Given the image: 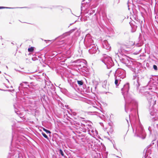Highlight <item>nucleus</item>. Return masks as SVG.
Segmentation results:
<instances>
[{"label": "nucleus", "instance_id": "nucleus-34", "mask_svg": "<svg viewBox=\"0 0 158 158\" xmlns=\"http://www.w3.org/2000/svg\"><path fill=\"white\" fill-rule=\"evenodd\" d=\"M45 95H44L42 96V97L41 98V100L42 102L44 101L45 102H46V100L45 98Z\"/></svg>", "mask_w": 158, "mask_h": 158}, {"label": "nucleus", "instance_id": "nucleus-64", "mask_svg": "<svg viewBox=\"0 0 158 158\" xmlns=\"http://www.w3.org/2000/svg\"><path fill=\"white\" fill-rule=\"evenodd\" d=\"M15 147H17V148H18V147H17L16 145V146H15Z\"/></svg>", "mask_w": 158, "mask_h": 158}, {"label": "nucleus", "instance_id": "nucleus-42", "mask_svg": "<svg viewBox=\"0 0 158 158\" xmlns=\"http://www.w3.org/2000/svg\"><path fill=\"white\" fill-rule=\"evenodd\" d=\"M90 12L89 13V14L90 15H92L93 13H94L95 12V11L94 10H92L90 11Z\"/></svg>", "mask_w": 158, "mask_h": 158}, {"label": "nucleus", "instance_id": "nucleus-2", "mask_svg": "<svg viewBox=\"0 0 158 158\" xmlns=\"http://www.w3.org/2000/svg\"><path fill=\"white\" fill-rule=\"evenodd\" d=\"M144 96L146 97L149 105V111L152 121L158 120V111L155 109L154 106L156 104L154 96L148 91H145Z\"/></svg>", "mask_w": 158, "mask_h": 158}, {"label": "nucleus", "instance_id": "nucleus-51", "mask_svg": "<svg viewBox=\"0 0 158 158\" xmlns=\"http://www.w3.org/2000/svg\"><path fill=\"white\" fill-rule=\"evenodd\" d=\"M13 106L14 107V108L15 109H16V105H15V104H14L13 105Z\"/></svg>", "mask_w": 158, "mask_h": 158}, {"label": "nucleus", "instance_id": "nucleus-36", "mask_svg": "<svg viewBox=\"0 0 158 158\" xmlns=\"http://www.w3.org/2000/svg\"><path fill=\"white\" fill-rule=\"evenodd\" d=\"M58 7V6L53 5V6H51L50 7H48V8L52 10L53 9L57 8Z\"/></svg>", "mask_w": 158, "mask_h": 158}, {"label": "nucleus", "instance_id": "nucleus-58", "mask_svg": "<svg viewBox=\"0 0 158 158\" xmlns=\"http://www.w3.org/2000/svg\"><path fill=\"white\" fill-rule=\"evenodd\" d=\"M107 138V139H108V140H110V141H111V140H110V138H109L108 137V138Z\"/></svg>", "mask_w": 158, "mask_h": 158}, {"label": "nucleus", "instance_id": "nucleus-8", "mask_svg": "<svg viewBox=\"0 0 158 158\" xmlns=\"http://www.w3.org/2000/svg\"><path fill=\"white\" fill-rule=\"evenodd\" d=\"M84 43L86 48L90 46L92 44H94V41L89 34L86 35L84 40Z\"/></svg>", "mask_w": 158, "mask_h": 158}, {"label": "nucleus", "instance_id": "nucleus-21", "mask_svg": "<svg viewBox=\"0 0 158 158\" xmlns=\"http://www.w3.org/2000/svg\"><path fill=\"white\" fill-rule=\"evenodd\" d=\"M31 79H35L37 80H38L40 79V76L37 75H35L33 76L32 78H31Z\"/></svg>", "mask_w": 158, "mask_h": 158}, {"label": "nucleus", "instance_id": "nucleus-20", "mask_svg": "<svg viewBox=\"0 0 158 158\" xmlns=\"http://www.w3.org/2000/svg\"><path fill=\"white\" fill-rule=\"evenodd\" d=\"M151 154V151L150 149H147L146 151V153L144 156V158H147L148 154Z\"/></svg>", "mask_w": 158, "mask_h": 158}, {"label": "nucleus", "instance_id": "nucleus-46", "mask_svg": "<svg viewBox=\"0 0 158 158\" xmlns=\"http://www.w3.org/2000/svg\"><path fill=\"white\" fill-rule=\"evenodd\" d=\"M148 130H149V134L150 135H151V134H152V131H151V128L150 127H149L148 128Z\"/></svg>", "mask_w": 158, "mask_h": 158}, {"label": "nucleus", "instance_id": "nucleus-53", "mask_svg": "<svg viewBox=\"0 0 158 158\" xmlns=\"http://www.w3.org/2000/svg\"><path fill=\"white\" fill-rule=\"evenodd\" d=\"M61 77L63 80H65V78L63 76H61Z\"/></svg>", "mask_w": 158, "mask_h": 158}, {"label": "nucleus", "instance_id": "nucleus-52", "mask_svg": "<svg viewBox=\"0 0 158 158\" xmlns=\"http://www.w3.org/2000/svg\"><path fill=\"white\" fill-rule=\"evenodd\" d=\"M71 56H66V57H67V58H69Z\"/></svg>", "mask_w": 158, "mask_h": 158}, {"label": "nucleus", "instance_id": "nucleus-63", "mask_svg": "<svg viewBox=\"0 0 158 158\" xmlns=\"http://www.w3.org/2000/svg\"><path fill=\"white\" fill-rule=\"evenodd\" d=\"M80 118H81V119H84V118H81V117Z\"/></svg>", "mask_w": 158, "mask_h": 158}, {"label": "nucleus", "instance_id": "nucleus-62", "mask_svg": "<svg viewBox=\"0 0 158 158\" xmlns=\"http://www.w3.org/2000/svg\"><path fill=\"white\" fill-rule=\"evenodd\" d=\"M90 102L91 101L90 100H89L88 103H89V102Z\"/></svg>", "mask_w": 158, "mask_h": 158}, {"label": "nucleus", "instance_id": "nucleus-44", "mask_svg": "<svg viewBox=\"0 0 158 158\" xmlns=\"http://www.w3.org/2000/svg\"><path fill=\"white\" fill-rule=\"evenodd\" d=\"M88 126V127H87V128L89 129V128H92V126H91V124H86V126Z\"/></svg>", "mask_w": 158, "mask_h": 158}, {"label": "nucleus", "instance_id": "nucleus-3", "mask_svg": "<svg viewBox=\"0 0 158 158\" xmlns=\"http://www.w3.org/2000/svg\"><path fill=\"white\" fill-rule=\"evenodd\" d=\"M120 61L125 64L133 72L135 71L136 63L132 60L133 59L126 55H123L122 57H119Z\"/></svg>", "mask_w": 158, "mask_h": 158}, {"label": "nucleus", "instance_id": "nucleus-6", "mask_svg": "<svg viewBox=\"0 0 158 158\" xmlns=\"http://www.w3.org/2000/svg\"><path fill=\"white\" fill-rule=\"evenodd\" d=\"M134 21L132 20L129 22V24L131 27V31L132 32H135L137 29L138 26L140 27L141 28L143 24V21L139 19L137 17H134Z\"/></svg>", "mask_w": 158, "mask_h": 158}, {"label": "nucleus", "instance_id": "nucleus-25", "mask_svg": "<svg viewBox=\"0 0 158 158\" xmlns=\"http://www.w3.org/2000/svg\"><path fill=\"white\" fill-rule=\"evenodd\" d=\"M103 46L104 48L106 49L109 50L110 48V47L108 44H105L103 45Z\"/></svg>", "mask_w": 158, "mask_h": 158}, {"label": "nucleus", "instance_id": "nucleus-17", "mask_svg": "<svg viewBox=\"0 0 158 158\" xmlns=\"http://www.w3.org/2000/svg\"><path fill=\"white\" fill-rule=\"evenodd\" d=\"M71 62L73 64L77 63V65L80 67H81L82 66L81 64H82V65H83L84 63L83 62H81V60L80 59H77L74 61L72 60Z\"/></svg>", "mask_w": 158, "mask_h": 158}, {"label": "nucleus", "instance_id": "nucleus-49", "mask_svg": "<svg viewBox=\"0 0 158 158\" xmlns=\"http://www.w3.org/2000/svg\"><path fill=\"white\" fill-rule=\"evenodd\" d=\"M30 83L31 86H35V85H34V83L33 82H31Z\"/></svg>", "mask_w": 158, "mask_h": 158}, {"label": "nucleus", "instance_id": "nucleus-4", "mask_svg": "<svg viewBox=\"0 0 158 158\" xmlns=\"http://www.w3.org/2000/svg\"><path fill=\"white\" fill-rule=\"evenodd\" d=\"M143 79L142 78H140L138 76H137L135 74L133 76V80L134 88H136L138 92L139 93L143 94L144 95L145 92H143V89L144 88V87H140L139 89V87L141 85V83Z\"/></svg>", "mask_w": 158, "mask_h": 158}, {"label": "nucleus", "instance_id": "nucleus-7", "mask_svg": "<svg viewBox=\"0 0 158 158\" xmlns=\"http://www.w3.org/2000/svg\"><path fill=\"white\" fill-rule=\"evenodd\" d=\"M100 60L106 65L107 69H110L114 65L111 57L105 54H103Z\"/></svg>", "mask_w": 158, "mask_h": 158}, {"label": "nucleus", "instance_id": "nucleus-24", "mask_svg": "<svg viewBox=\"0 0 158 158\" xmlns=\"http://www.w3.org/2000/svg\"><path fill=\"white\" fill-rule=\"evenodd\" d=\"M58 53H57V52H53L51 54V56H53V57L54 56H56V58H57V57H59L58 56Z\"/></svg>", "mask_w": 158, "mask_h": 158}, {"label": "nucleus", "instance_id": "nucleus-18", "mask_svg": "<svg viewBox=\"0 0 158 158\" xmlns=\"http://www.w3.org/2000/svg\"><path fill=\"white\" fill-rule=\"evenodd\" d=\"M115 80L114 83L116 86H118L121 81L120 79L117 78L116 77H115Z\"/></svg>", "mask_w": 158, "mask_h": 158}, {"label": "nucleus", "instance_id": "nucleus-59", "mask_svg": "<svg viewBox=\"0 0 158 158\" xmlns=\"http://www.w3.org/2000/svg\"><path fill=\"white\" fill-rule=\"evenodd\" d=\"M6 80L7 81H8V82H9V80H8V79H6Z\"/></svg>", "mask_w": 158, "mask_h": 158}, {"label": "nucleus", "instance_id": "nucleus-38", "mask_svg": "<svg viewBox=\"0 0 158 158\" xmlns=\"http://www.w3.org/2000/svg\"><path fill=\"white\" fill-rule=\"evenodd\" d=\"M153 69L155 71H157L158 70L157 66L156 65L154 64L153 65Z\"/></svg>", "mask_w": 158, "mask_h": 158}, {"label": "nucleus", "instance_id": "nucleus-35", "mask_svg": "<svg viewBox=\"0 0 158 158\" xmlns=\"http://www.w3.org/2000/svg\"><path fill=\"white\" fill-rule=\"evenodd\" d=\"M41 134L45 138H46L47 139H48L49 138L48 136L44 133V132H42L41 133Z\"/></svg>", "mask_w": 158, "mask_h": 158}, {"label": "nucleus", "instance_id": "nucleus-1", "mask_svg": "<svg viewBox=\"0 0 158 158\" xmlns=\"http://www.w3.org/2000/svg\"><path fill=\"white\" fill-rule=\"evenodd\" d=\"M129 83L127 82L124 85L123 87L121 89L125 102V110L127 113L129 111L132 112L129 114V119L131 125L132 126L133 124L134 127L135 128V135L144 139L145 138V133L142 125L139 121L135 119L132 120V117L135 119V117L134 116L133 113H135L138 108V104L137 102L129 94Z\"/></svg>", "mask_w": 158, "mask_h": 158}, {"label": "nucleus", "instance_id": "nucleus-22", "mask_svg": "<svg viewBox=\"0 0 158 158\" xmlns=\"http://www.w3.org/2000/svg\"><path fill=\"white\" fill-rule=\"evenodd\" d=\"M60 91L61 92L64 94H67L68 92V91L66 89L62 87L60 88Z\"/></svg>", "mask_w": 158, "mask_h": 158}, {"label": "nucleus", "instance_id": "nucleus-26", "mask_svg": "<svg viewBox=\"0 0 158 158\" xmlns=\"http://www.w3.org/2000/svg\"><path fill=\"white\" fill-rule=\"evenodd\" d=\"M131 2H133L132 0H129L128 1L127 4V6H128V9L129 10H130V5H131Z\"/></svg>", "mask_w": 158, "mask_h": 158}, {"label": "nucleus", "instance_id": "nucleus-37", "mask_svg": "<svg viewBox=\"0 0 158 158\" xmlns=\"http://www.w3.org/2000/svg\"><path fill=\"white\" fill-rule=\"evenodd\" d=\"M15 113H16L17 114L19 115V116L20 118H21V115L22 114H20V112L16 110H15Z\"/></svg>", "mask_w": 158, "mask_h": 158}, {"label": "nucleus", "instance_id": "nucleus-55", "mask_svg": "<svg viewBox=\"0 0 158 158\" xmlns=\"http://www.w3.org/2000/svg\"><path fill=\"white\" fill-rule=\"evenodd\" d=\"M73 115H76V113L75 112H73Z\"/></svg>", "mask_w": 158, "mask_h": 158}, {"label": "nucleus", "instance_id": "nucleus-15", "mask_svg": "<svg viewBox=\"0 0 158 158\" xmlns=\"http://www.w3.org/2000/svg\"><path fill=\"white\" fill-rule=\"evenodd\" d=\"M77 29V28L73 29L70 30V31L66 32L63 33L62 35H60L58 37H57L55 39V40H56L57 39H62L63 38H64L65 37H66L68 35H69L72 33L74 31Z\"/></svg>", "mask_w": 158, "mask_h": 158}, {"label": "nucleus", "instance_id": "nucleus-30", "mask_svg": "<svg viewBox=\"0 0 158 158\" xmlns=\"http://www.w3.org/2000/svg\"><path fill=\"white\" fill-rule=\"evenodd\" d=\"M120 51L121 52L122 54L124 52L127 53L128 52V51L125 50L123 48H121L120 49Z\"/></svg>", "mask_w": 158, "mask_h": 158}, {"label": "nucleus", "instance_id": "nucleus-5", "mask_svg": "<svg viewBox=\"0 0 158 158\" xmlns=\"http://www.w3.org/2000/svg\"><path fill=\"white\" fill-rule=\"evenodd\" d=\"M30 87V85L27 82H22L20 84L18 89L22 95H27L30 94L31 92L28 88Z\"/></svg>", "mask_w": 158, "mask_h": 158}, {"label": "nucleus", "instance_id": "nucleus-54", "mask_svg": "<svg viewBox=\"0 0 158 158\" xmlns=\"http://www.w3.org/2000/svg\"><path fill=\"white\" fill-rule=\"evenodd\" d=\"M113 146H114V148L115 149H116L117 150V148H116V147L114 146V144H113Z\"/></svg>", "mask_w": 158, "mask_h": 158}, {"label": "nucleus", "instance_id": "nucleus-57", "mask_svg": "<svg viewBox=\"0 0 158 158\" xmlns=\"http://www.w3.org/2000/svg\"><path fill=\"white\" fill-rule=\"evenodd\" d=\"M126 120H127V123H128V125H129V123L128 120H127V119H126Z\"/></svg>", "mask_w": 158, "mask_h": 158}, {"label": "nucleus", "instance_id": "nucleus-14", "mask_svg": "<svg viewBox=\"0 0 158 158\" xmlns=\"http://www.w3.org/2000/svg\"><path fill=\"white\" fill-rule=\"evenodd\" d=\"M84 82L82 80H77L75 81V83H73V82L72 86L73 87H74L75 86L76 87H79V88H84Z\"/></svg>", "mask_w": 158, "mask_h": 158}, {"label": "nucleus", "instance_id": "nucleus-50", "mask_svg": "<svg viewBox=\"0 0 158 158\" xmlns=\"http://www.w3.org/2000/svg\"><path fill=\"white\" fill-rule=\"evenodd\" d=\"M151 144H150L148 146V148H147V149H149V148L151 147Z\"/></svg>", "mask_w": 158, "mask_h": 158}, {"label": "nucleus", "instance_id": "nucleus-12", "mask_svg": "<svg viewBox=\"0 0 158 158\" xmlns=\"http://www.w3.org/2000/svg\"><path fill=\"white\" fill-rule=\"evenodd\" d=\"M14 135L13 134V132L12 133V139L11 142V146L10 147V150L11 151V152H9L8 154V155L7 156V158H16L17 154L18 153H16V152H15L14 151H12V148L11 146H12L13 145V140L14 139Z\"/></svg>", "mask_w": 158, "mask_h": 158}, {"label": "nucleus", "instance_id": "nucleus-23", "mask_svg": "<svg viewBox=\"0 0 158 158\" xmlns=\"http://www.w3.org/2000/svg\"><path fill=\"white\" fill-rule=\"evenodd\" d=\"M114 132V130L111 127H110L109 130V132H107V133L110 136H111V134H112L113 132Z\"/></svg>", "mask_w": 158, "mask_h": 158}, {"label": "nucleus", "instance_id": "nucleus-28", "mask_svg": "<svg viewBox=\"0 0 158 158\" xmlns=\"http://www.w3.org/2000/svg\"><path fill=\"white\" fill-rule=\"evenodd\" d=\"M59 154L61 155V156H64V153L61 149H59Z\"/></svg>", "mask_w": 158, "mask_h": 158}, {"label": "nucleus", "instance_id": "nucleus-47", "mask_svg": "<svg viewBox=\"0 0 158 158\" xmlns=\"http://www.w3.org/2000/svg\"><path fill=\"white\" fill-rule=\"evenodd\" d=\"M154 141L155 140H153L152 141V142H151V143L150 144H151V146H152V145H154L155 143H154Z\"/></svg>", "mask_w": 158, "mask_h": 158}, {"label": "nucleus", "instance_id": "nucleus-60", "mask_svg": "<svg viewBox=\"0 0 158 158\" xmlns=\"http://www.w3.org/2000/svg\"><path fill=\"white\" fill-rule=\"evenodd\" d=\"M0 39H2V36H0Z\"/></svg>", "mask_w": 158, "mask_h": 158}, {"label": "nucleus", "instance_id": "nucleus-31", "mask_svg": "<svg viewBox=\"0 0 158 158\" xmlns=\"http://www.w3.org/2000/svg\"><path fill=\"white\" fill-rule=\"evenodd\" d=\"M96 111L89 112L87 111L86 112V113L89 115H93L94 113H97Z\"/></svg>", "mask_w": 158, "mask_h": 158}, {"label": "nucleus", "instance_id": "nucleus-27", "mask_svg": "<svg viewBox=\"0 0 158 158\" xmlns=\"http://www.w3.org/2000/svg\"><path fill=\"white\" fill-rule=\"evenodd\" d=\"M16 144H17V145H19V144H21L22 142L21 140H20L19 138H18L16 141Z\"/></svg>", "mask_w": 158, "mask_h": 158}, {"label": "nucleus", "instance_id": "nucleus-41", "mask_svg": "<svg viewBox=\"0 0 158 158\" xmlns=\"http://www.w3.org/2000/svg\"><path fill=\"white\" fill-rule=\"evenodd\" d=\"M55 85L56 87H58L60 89L61 88H62L61 87L62 85L60 84H55Z\"/></svg>", "mask_w": 158, "mask_h": 158}, {"label": "nucleus", "instance_id": "nucleus-16", "mask_svg": "<svg viewBox=\"0 0 158 158\" xmlns=\"http://www.w3.org/2000/svg\"><path fill=\"white\" fill-rule=\"evenodd\" d=\"M103 157L102 153H97L96 152H94L92 153V158H102Z\"/></svg>", "mask_w": 158, "mask_h": 158}, {"label": "nucleus", "instance_id": "nucleus-39", "mask_svg": "<svg viewBox=\"0 0 158 158\" xmlns=\"http://www.w3.org/2000/svg\"><path fill=\"white\" fill-rule=\"evenodd\" d=\"M2 90L4 91H7L10 92L12 93H13L15 91L14 89H12V90L7 89V90H4L2 89Z\"/></svg>", "mask_w": 158, "mask_h": 158}, {"label": "nucleus", "instance_id": "nucleus-32", "mask_svg": "<svg viewBox=\"0 0 158 158\" xmlns=\"http://www.w3.org/2000/svg\"><path fill=\"white\" fill-rule=\"evenodd\" d=\"M34 47H31L28 48V51L29 52H32L34 50Z\"/></svg>", "mask_w": 158, "mask_h": 158}, {"label": "nucleus", "instance_id": "nucleus-43", "mask_svg": "<svg viewBox=\"0 0 158 158\" xmlns=\"http://www.w3.org/2000/svg\"><path fill=\"white\" fill-rule=\"evenodd\" d=\"M57 8H58V9L62 11V10L63 7L61 6H58V7Z\"/></svg>", "mask_w": 158, "mask_h": 158}, {"label": "nucleus", "instance_id": "nucleus-61", "mask_svg": "<svg viewBox=\"0 0 158 158\" xmlns=\"http://www.w3.org/2000/svg\"><path fill=\"white\" fill-rule=\"evenodd\" d=\"M6 68L7 69H8V67H7V66H6Z\"/></svg>", "mask_w": 158, "mask_h": 158}, {"label": "nucleus", "instance_id": "nucleus-19", "mask_svg": "<svg viewBox=\"0 0 158 158\" xmlns=\"http://www.w3.org/2000/svg\"><path fill=\"white\" fill-rule=\"evenodd\" d=\"M27 8V7H4V6H0V9H13L18 8Z\"/></svg>", "mask_w": 158, "mask_h": 158}, {"label": "nucleus", "instance_id": "nucleus-45", "mask_svg": "<svg viewBox=\"0 0 158 158\" xmlns=\"http://www.w3.org/2000/svg\"><path fill=\"white\" fill-rule=\"evenodd\" d=\"M81 125H80V123H79V124H78L79 125L83 127H85L86 126V124L85 125V124L82 123H81Z\"/></svg>", "mask_w": 158, "mask_h": 158}, {"label": "nucleus", "instance_id": "nucleus-13", "mask_svg": "<svg viewBox=\"0 0 158 158\" xmlns=\"http://www.w3.org/2000/svg\"><path fill=\"white\" fill-rule=\"evenodd\" d=\"M45 86L46 87L47 90L51 92L52 94H56V87L52 84H51L50 83L49 85H47V84H46Z\"/></svg>", "mask_w": 158, "mask_h": 158}, {"label": "nucleus", "instance_id": "nucleus-48", "mask_svg": "<svg viewBox=\"0 0 158 158\" xmlns=\"http://www.w3.org/2000/svg\"><path fill=\"white\" fill-rule=\"evenodd\" d=\"M80 19L81 21H86V19H82V18H81Z\"/></svg>", "mask_w": 158, "mask_h": 158}, {"label": "nucleus", "instance_id": "nucleus-56", "mask_svg": "<svg viewBox=\"0 0 158 158\" xmlns=\"http://www.w3.org/2000/svg\"><path fill=\"white\" fill-rule=\"evenodd\" d=\"M156 127L158 129V124H156Z\"/></svg>", "mask_w": 158, "mask_h": 158}, {"label": "nucleus", "instance_id": "nucleus-33", "mask_svg": "<svg viewBox=\"0 0 158 158\" xmlns=\"http://www.w3.org/2000/svg\"><path fill=\"white\" fill-rule=\"evenodd\" d=\"M94 86H93V88H94L95 90H96V89L97 87V85H98V82L95 81V83H94Z\"/></svg>", "mask_w": 158, "mask_h": 158}, {"label": "nucleus", "instance_id": "nucleus-11", "mask_svg": "<svg viewBox=\"0 0 158 158\" xmlns=\"http://www.w3.org/2000/svg\"><path fill=\"white\" fill-rule=\"evenodd\" d=\"M88 48H89L88 51L89 53L91 54H98L100 52L98 47H97L95 44H92L91 46Z\"/></svg>", "mask_w": 158, "mask_h": 158}, {"label": "nucleus", "instance_id": "nucleus-10", "mask_svg": "<svg viewBox=\"0 0 158 158\" xmlns=\"http://www.w3.org/2000/svg\"><path fill=\"white\" fill-rule=\"evenodd\" d=\"M150 85L151 88L150 89L153 90H156L157 89L158 83L157 81H158V77L157 76L151 78V79Z\"/></svg>", "mask_w": 158, "mask_h": 158}, {"label": "nucleus", "instance_id": "nucleus-40", "mask_svg": "<svg viewBox=\"0 0 158 158\" xmlns=\"http://www.w3.org/2000/svg\"><path fill=\"white\" fill-rule=\"evenodd\" d=\"M106 81H104V82H103V85L102 86V87L106 89V86L105 85V84H106Z\"/></svg>", "mask_w": 158, "mask_h": 158}, {"label": "nucleus", "instance_id": "nucleus-29", "mask_svg": "<svg viewBox=\"0 0 158 158\" xmlns=\"http://www.w3.org/2000/svg\"><path fill=\"white\" fill-rule=\"evenodd\" d=\"M43 129L44 131L46 133H47L48 134H51V131H49L47 129H46L44 128H43Z\"/></svg>", "mask_w": 158, "mask_h": 158}, {"label": "nucleus", "instance_id": "nucleus-9", "mask_svg": "<svg viewBox=\"0 0 158 158\" xmlns=\"http://www.w3.org/2000/svg\"><path fill=\"white\" fill-rule=\"evenodd\" d=\"M114 77L120 79H123L126 77L125 71L121 69H118L115 71Z\"/></svg>", "mask_w": 158, "mask_h": 158}]
</instances>
